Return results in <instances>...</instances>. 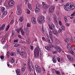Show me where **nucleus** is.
<instances>
[{
  "label": "nucleus",
  "mask_w": 75,
  "mask_h": 75,
  "mask_svg": "<svg viewBox=\"0 0 75 75\" xmlns=\"http://www.w3.org/2000/svg\"><path fill=\"white\" fill-rule=\"evenodd\" d=\"M59 24L60 25H62V23L61 21H59Z\"/></svg>",
  "instance_id": "63"
},
{
  "label": "nucleus",
  "mask_w": 75,
  "mask_h": 75,
  "mask_svg": "<svg viewBox=\"0 0 75 75\" xmlns=\"http://www.w3.org/2000/svg\"><path fill=\"white\" fill-rule=\"evenodd\" d=\"M51 20H52V19H51L50 17H47V23H51Z\"/></svg>",
  "instance_id": "13"
},
{
  "label": "nucleus",
  "mask_w": 75,
  "mask_h": 75,
  "mask_svg": "<svg viewBox=\"0 0 75 75\" xmlns=\"http://www.w3.org/2000/svg\"><path fill=\"white\" fill-rule=\"evenodd\" d=\"M55 72L58 75L59 74V72L57 71H55Z\"/></svg>",
  "instance_id": "46"
},
{
  "label": "nucleus",
  "mask_w": 75,
  "mask_h": 75,
  "mask_svg": "<svg viewBox=\"0 0 75 75\" xmlns=\"http://www.w3.org/2000/svg\"><path fill=\"white\" fill-rule=\"evenodd\" d=\"M30 25L29 23H28L27 24V27H30Z\"/></svg>",
  "instance_id": "62"
},
{
  "label": "nucleus",
  "mask_w": 75,
  "mask_h": 75,
  "mask_svg": "<svg viewBox=\"0 0 75 75\" xmlns=\"http://www.w3.org/2000/svg\"><path fill=\"white\" fill-rule=\"evenodd\" d=\"M60 0L61 1H60V3L63 4L64 2V1L63 0Z\"/></svg>",
  "instance_id": "52"
},
{
  "label": "nucleus",
  "mask_w": 75,
  "mask_h": 75,
  "mask_svg": "<svg viewBox=\"0 0 75 75\" xmlns=\"http://www.w3.org/2000/svg\"><path fill=\"white\" fill-rule=\"evenodd\" d=\"M10 55L11 56H14L15 55V53L14 52H11L10 53Z\"/></svg>",
  "instance_id": "32"
},
{
  "label": "nucleus",
  "mask_w": 75,
  "mask_h": 75,
  "mask_svg": "<svg viewBox=\"0 0 75 75\" xmlns=\"http://www.w3.org/2000/svg\"><path fill=\"white\" fill-rule=\"evenodd\" d=\"M67 58L69 59L70 58H71V56H69V55H67Z\"/></svg>",
  "instance_id": "59"
},
{
  "label": "nucleus",
  "mask_w": 75,
  "mask_h": 75,
  "mask_svg": "<svg viewBox=\"0 0 75 75\" xmlns=\"http://www.w3.org/2000/svg\"><path fill=\"white\" fill-rule=\"evenodd\" d=\"M57 61H58V62H60V59L59 58V57H57Z\"/></svg>",
  "instance_id": "54"
},
{
  "label": "nucleus",
  "mask_w": 75,
  "mask_h": 75,
  "mask_svg": "<svg viewBox=\"0 0 75 75\" xmlns=\"http://www.w3.org/2000/svg\"><path fill=\"white\" fill-rule=\"evenodd\" d=\"M67 48L69 50H70L71 49V45L70 43H68L67 45Z\"/></svg>",
  "instance_id": "16"
},
{
  "label": "nucleus",
  "mask_w": 75,
  "mask_h": 75,
  "mask_svg": "<svg viewBox=\"0 0 75 75\" xmlns=\"http://www.w3.org/2000/svg\"><path fill=\"white\" fill-rule=\"evenodd\" d=\"M45 48L48 51H49L50 50V49L48 46H45Z\"/></svg>",
  "instance_id": "35"
},
{
  "label": "nucleus",
  "mask_w": 75,
  "mask_h": 75,
  "mask_svg": "<svg viewBox=\"0 0 75 75\" xmlns=\"http://www.w3.org/2000/svg\"><path fill=\"white\" fill-rule=\"evenodd\" d=\"M45 21V18L44 17H40L38 19L37 21L39 24H41L43 23Z\"/></svg>",
  "instance_id": "2"
},
{
  "label": "nucleus",
  "mask_w": 75,
  "mask_h": 75,
  "mask_svg": "<svg viewBox=\"0 0 75 75\" xmlns=\"http://www.w3.org/2000/svg\"><path fill=\"white\" fill-rule=\"evenodd\" d=\"M16 72L17 75H21V73L19 69L16 70Z\"/></svg>",
  "instance_id": "23"
},
{
  "label": "nucleus",
  "mask_w": 75,
  "mask_h": 75,
  "mask_svg": "<svg viewBox=\"0 0 75 75\" xmlns=\"http://www.w3.org/2000/svg\"><path fill=\"white\" fill-rule=\"evenodd\" d=\"M7 14V11H5L2 14L4 16H6Z\"/></svg>",
  "instance_id": "30"
},
{
  "label": "nucleus",
  "mask_w": 75,
  "mask_h": 75,
  "mask_svg": "<svg viewBox=\"0 0 75 75\" xmlns=\"http://www.w3.org/2000/svg\"><path fill=\"white\" fill-rule=\"evenodd\" d=\"M62 30H65V27L64 26H62Z\"/></svg>",
  "instance_id": "61"
},
{
  "label": "nucleus",
  "mask_w": 75,
  "mask_h": 75,
  "mask_svg": "<svg viewBox=\"0 0 75 75\" xmlns=\"http://www.w3.org/2000/svg\"><path fill=\"white\" fill-rule=\"evenodd\" d=\"M25 67H23L22 68V69L23 71H25Z\"/></svg>",
  "instance_id": "41"
},
{
  "label": "nucleus",
  "mask_w": 75,
  "mask_h": 75,
  "mask_svg": "<svg viewBox=\"0 0 75 75\" xmlns=\"http://www.w3.org/2000/svg\"><path fill=\"white\" fill-rule=\"evenodd\" d=\"M52 32L53 34L56 35L57 37L58 36V33H57V32L56 31L54 30H52Z\"/></svg>",
  "instance_id": "12"
},
{
  "label": "nucleus",
  "mask_w": 75,
  "mask_h": 75,
  "mask_svg": "<svg viewBox=\"0 0 75 75\" xmlns=\"http://www.w3.org/2000/svg\"><path fill=\"white\" fill-rule=\"evenodd\" d=\"M35 69L36 70H38V69L41 68L40 66H39L38 65H35Z\"/></svg>",
  "instance_id": "20"
},
{
  "label": "nucleus",
  "mask_w": 75,
  "mask_h": 75,
  "mask_svg": "<svg viewBox=\"0 0 75 75\" xmlns=\"http://www.w3.org/2000/svg\"><path fill=\"white\" fill-rule=\"evenodd\" d=\"M14 21L13 20H12V21L10 22V24L12 25V24L14 23Z\"/></svg>",
  "instance_id": "49"
},
{
  "label": "nucleus",
  "mask_w": 75,
  "mask_h": 75,
  "mask_svg": "<svg viewBox=\"0 0 75 75\" xmlns=\"http://www.w3.org/2000/svg\"><path fill=\"white\" fill-rule=\"evenodd\" d=\"M19 20L21 22H22L23 20V17H21L19 18Z\"/></svg>",
  "instance_id": "33"
},
{
  "label": "nucleus",
  "mask_w": 75,
  "mask_h": 75,
  "mask_svg": "<svg viewBox=\"0 0 75 75\" xmlns=\"http://www.w3.org/2000/svg\"><path fill=\"white\" fill-rule=\"evenodd\" d=\"M11 62L13 63L14 62V60L13 58H12L11 60Z\"/></svg>",
  "instance_id": "56"
},
{
  "label": "nucleus",
  "mask_w": 75,
  "mask_h": 75,
  "mask_svg": "<svg viewBox=\"0 0 75 75\" xmlns=\"http://www.w3.org/2000/svg\"><path fill=\"white\" fill-rule=\"evenodd\" d=\"M75 15V12H74L73 14L71 15V17H73Z\"/></svg>",
  "instance_id": "57"
},
{
  "label": "nucleus",
  "mask_w": 75,
  "mask_h": 75,
  "mask_svg": "<svg viewBox=\"0 0 75 75\" xmlns=\"http://www.w3.org/2000/svg\"><path fill=\"white\" fill-rule=\"evenodd\" d=\"M24 54V52H21L20 53V54L21 55H23Z\"/></svg>",
  "instance_id": "51"
},
{
  "label": "nucleus",
  "mask_w": 75,
  "mask_h": 75,
  "mask_svg": "<svg viewBox=\"0 0 75 75\" xmlns=\"http://www.w3.org/2000/svg\"><path fill=\"white\" fill-rule=\"evenodd\" d=\"M21 9H17L16 13L18 15H19L21 14Z\"/></svg>",
  "instance_id": "17"
},
{
  "label": "nucleus",
  "mask_w": 75,
  "mask_h": 75,
  "mask_svg": "<svg viewBox=\"0 0 75 75\" xmlns=\"http://www.w3.org/2000/svg\"><path fill=\"white\" fill-rule=\"evenodd\" d=\"M31 20L33 23L35 24L36 23V21L35 18H32Z\"/></svg>",
  "instance_id": "10"
},
{
  "label": "nucleus",
  "mask_w": 75,
  "mask_h": 75,
  "mask_svg": "<svg viewBox=\"0 0 75 75\" xmlns=\"http://www.w3.org/2000/svg\"><path fill=\"white\" fill-rule=\"evenodd\" d=\"M64 8L66 11H71L75 8V6L73 3H67L64 6Z\"/></svg>",
  "instance_id": "1"
},
{
  "label": "nucleus",
  "mask_w": 75,
  "mask_h": 75,
  "mask_svg": "<svg viewBox=\"0 0 75 75\" xmlns=\"http://www.w3.org/2000/svg\"><path fill=\"white\" fill-rule=\"evenodd\" d=\"M36 72L37 73H40L41 72L42 69L41 68L38 69V70H36Z\"/></svg>",
  "instance_id": "27"
},
{
  "label": "nucleus",
  "mask_w": 75,
  "mask_h": 75,
  "mask_svg": "<svg viewBox=\"0 0 75 75\" xmlns=\"http://www.w3.org/2000/svg\"><path fill=\"white\" fill-rule=\"evenodd\" d=\"M20 45V44H17L14 45V47H18V46H19Z\"/></svg>",
  "instance_id": "43"
},
{
  "label": "nucleus",
  "mask_w": 75,
  "mask_h": 75,
  "mask_svg": "<svg viewBox=\"0 0 75 75\" xmlns=\"http://www.w3.org/2000/svg\"><path fill=\"white\" fill-rule=\"evenodd\" d=\"M6 38L5 37H4L2 38V39L1 41V44H4V43L5 42V41H6Z\"/></svg>",
  "instance_id": "14"
},
{
  "label": "nucleus",
  "mask_w": 75,
  "mask_h": 75,
  "mask_svg": "<svg viewBox=\"0 0 75 75\" xmlns=\"http://www.w3.org/2000/svg\"><path fill=\"white\" fill-rule=\"evenodd\" d=\"M36 8H41L39 4H37L36 5Z\"/></svg>",
  "instance_id": "25"
},
{
  "label": "nucleus",
  "mask_w": 75,
  "mask_h": 75,
  "mask_svg": "<svg viewBox=\"0 0 75 75\" xmlns=\"http://www.w3.org/2000/svg\"><path fill=\"white\" fill-rule=\"evenodd\" d=\"M69 59L71 61H73L74 59L73 57H71Z\"/></svg>",
  "instance_id": "50"
},
{
  "label": "nucleus",
  "mask_w": 75,
  "mask_h": 75,
  "mask_svg": "<svg viewBox=\"0 0 75 75\" xmlns=\"http://www.w3.org/2000/svg\"><path fill=\"white\" fill-rule=\"evenodd\" d=\"M8 4L9 6H12L14 5V1L13 0H10L8 2Z\"/></svg>",
  "instance_id": "8"
},
{
  "label": "nucleus",
  "mask_w": 75,
  "mask_h": 75,
  "mask_svg": "<svg viewBox=\"0 0 75 75\" xmlns=\"http://www.w3.org/2000/svg\"><path fill=\"white\" fill-rule=\"evenodd\" d=\"M64 19L65 22H66L68 21L67 18L66 17H64Z\"/></svg>",
  "instance_id": "38"
},
{
  "label": "nucleus",
  "mask_w": 75,
  "mask_h": 75,
  "mask_svg": "<svg viewBox=\"0 0 75 75\" xmlns=\"http://www.w3.org/2000/svg\"><path fill=\"white\" fill-rule=\"evenodd\" d=\"M71 42H75V38L74 37L71 36Z\"/></svg>",
  "instance_id": "19"
},
{
  "label": "nucleus",
  "mask_w": 75,
  "mask_h": 75,
  "mask_svg": "<svg viewBox=\"0 0 75 75\" xmlns=\"http://www.w3.org/2000/svg\"><path fill=\"white\" fill-rule=\"evenodd\" d=\"M42 40L44 41H45L46 40V39L44 37H42Z\"/></svg>",
  "instance_id": "44"
},
{
  "label": "nucleus",
  "mask_w": 75,
  "mask_h": 75,
  "mask_svg": "<svg viewBox=\"0 0 75 75\" xmlns=\"http://www.w3.org/2000/svg\"><path fill=\"white\" fill-rule=\"evenodd\" d=\"M42 30H43V31L44 32L45 30H46V29L45 28H44V27L42 26Z\"/></svg>",
  "instance_id": "55"
},
{
  "label": "nucleus",
  "mask_w": 75,
  "mask_h": 75,
  "mask_svg": "<svg viewBox=\"0 0 75 75\" xmlns=\"http://www.w3.org/2000/svg\"><path fill=\"white\" fill-rule=\"evenodd\" d=\"M54 27L55 26L53 24H51V26H49V28L51 30H52L53 29H54Z\"/></svg>",
  "instance_id": "18"
},
{
  "label": "nucleus",
  "mask_w": 75,
  "mask_h": 75,
  "mask_svg": "<svg viewBox=\"0 0 75 75\" xmlns=\"http://www.w3.org/2000/svg\"><path fill=\"white\" fill-rule=\"evenodd\" d=\"M42 6L44 9H48L49 8L48 5L45 4L44 2H42Z\"/></svg>",
  "instance_id": "5"
},
{
  "label": "nucleus",
  "mask_w": 75,
  "mask_h": 75,
  "mask_svg": "<svg viewBox=\"0 0 75 75\" xmlns=\"http://www.w3.org/2000/svg\"><path fill=\"white\" fill-rule=\"evenodd\" d=\"M28 8L30 10H31L32 9V8L31 7V4H28Z\"/></svg>",
  "instance_id": "28"
},
{
  "label": "nucleus",
  "mask_w": 75,
  "mask_h": 75,
  "mask_svg": "<svg viewBox=\"0 0 75 75\" xmlns=\"http://www.w3.org/2000/svg\"><path fill=\"white\" fill-rule=\"evenodd\" d=\"M48 42H49L50 43L52 44L53 42L52 39L51 38H49L48 37H47V40Z\"/></svg>",
  "instance_id": "11"
},
{
  "label": "nucleus",
  "mask_w": 75,
  "mask_h": 75,
  "mask_svg": "<svg viewBox=\"0 0 75 75\" xmlns=\"http://www.w3.org/2000/svg\"><path fill=\"white\" fill-rule=\"evenodd\" d=\"M60 43V42L59 41V40H58L57 39L55 40V43L56 45H57Z\"/></svg>",
  "instance_id": "21"
},
{
  "label": "nucleus",
  "mask_w": 75,
  "mask_h": 75,
  "mask_svg": "<svg viewBox=\"0 0 75 75\" xmlns=\"http://www.w3.org/2000/svg\"><path fill=\"white\" fill-rule=\"evenodd\" d=\"M62 32V30L61 29H59L58 30L59 33H61Z\"/></svg>",
  "instance_id": "64"
},
{
  "label": "nucleus",
  "mask_w": 75,
  "mask_h": 75,
  "mask_svg": "<svg viewBox=\"0 0 75 75\" xmlns=\"http://www.w3.org/2000/svg\"><path fill=\"white\" fill-rule=\"evenodd\" d=\"M6 10V9H5V8L4 7H3L1 8V11L2 12H3L4 11H5V10Z\"/></svg>",
  "instance_id": "34"
},
{
  "label": "nucleus",
  "mask_w": 75,
  "mask_h": 75,
  "mask_svg": "<svg viewBox=\"0 0 75 75\" xmlns=\"http://www.w3.org/2000/svg\"><path fill=\"white\" fill-rule=\"evenodd\" d=\"M21 5L20 4H19L17 5V9H21Z\"/></svg>",
  "instance_id": "29"
},
{
  "label": "nucleus",
  "mask_w": 75,
  "mask_h": 75,
  "mask_svg": "<svg viewBox=\"0 0 75 75\" xmlns=\"http://www.w3.org/2000/svg\"><path fill=\"white\" fill-rule=\"evenodd\" d=\"M5 26H6V25L3 24L2 27H1V28H2V29H3L4 28V27H5Z\"/></svg>",
  "instance_id": "45"
},
{
  "label": "nucleus",
  "mask_w": 75,
  "mask_h": 75,
  "mask_svg": "<svg viewBox=\"0 0 75 75\" xmlns=\"http://www.w3.org/2000/svg\"><path fill=\"white\" fill-rule=\"evenodd\" d=\"M54 21L55 23L57 24L58 22L57 20V17L56 16V15H54Z\"/></svg>",
  "instance_id": "15"
},
{
  "label": "nucleus",
  "mask_w": 75,
  "mask_h": 75,
  "mask_svg": "<svg viewBox=\"0 0 75 75\" xmlns=\"http://www.w3.org/2000/svg\"><path fill=\"white\" fill-rule=\"evenodd\" d=\"M49 46L50 48H51V47H53V46L52 45L50 44L49 45Z\"/></svg>",
  "instance_id": "58"
},
{
  "label": "nucleus",
  "mask_w": 75,
  "mask_h": 75,
  "mask_svg": "<svg viewBox=\"0 0 75 75\" xmlns=\"http://www.w3.org/2000/svg\"><path fill=\"white\" fill-rule=\"evenodd\" d=\"M40 49L38 47L35 48L34 52V55L35 57H37L39 55Z\"/></svg>",
  "instance_id": "3"
},
{
  "label": "nucleus",
  "mask_w": 75,
  "mask_h": 75,
  "mask_svg": "<svg viewBox=\"0 0 75 75\" xmlns=\"http://www.w3.org/2000/svg\"><path fill=\"white\" fill-rule=\"evenodd\" d=\"M65 41L66 42H67L68 43L69 42V40L68 38H67L65 39Z\"/></svg>",
  "instance_id": "42"
},
{
  "label": "nucleus",
  "mask_w": 75,
  "mask_h": 75,
  "mask_svg": "<svg viewBox=\"0 0 75 75\" xmlns=\"http://www.w3.org/2000/svg\"><path fill=\"white\" fill-rule=\"evenodd\" d=\"M55 49H56L57 51V52H61V49L59 46H56Z\"/></svg>",
  "instance_id": "9"
},
{
  "label": "nucleus",
  "mask_w": 75,
  "mask_h": 75,
  "mask_svg": "<svg viewBox=\"0 0 75 75\" xmlns=\"http://www.w3.org/2000/svg\"><path fill=\"white\" fill-rule=\"evenodd\" d=\"M40 8H36L35 9V12L37 13L39 12L40 11Z\"/></svg>",
  "instance_id": "22"
},
{
  "label": "nucleus",
  "mask_w": 75,
  "mask_h": 75,
  "mask_svg": "<svg viewBox=\"0 0 75 75\" xmlns=\"http://www.w3.org/2000/svg\"><path fill=\"white\" fill-rule=\"evenodd\" d=\"M27 13L28 14H30V12L28 9H27Z\"/></svg>",
  "instance_id": "39"
},
{
  "label": "nucleus",
  "mask_w": 75,
  "mask_h": 75,
  "mask_svg": "<svg viewBox=\"0 0 75 75\" xmlns=\"http://www.w3.org/2000/svg\"><path fill=\"white\" fill-rule=\"evenodd\" d=\"M17 53L18 54H19L20 53V52L19 51V50L18 49H17Z\"/></svg>",
  "instance_id": "48"
},
{
  "label": "nucleus",
  "mask_w": 75,
  "mask_h": 75,
  "mask_svg": "<svg viewBox=\"0 0 75 75\" xmlns=\"http://www.w3.org/2000/svg\"><path fill=\"white\" fill-rule=\"evenodd\" d=\"M21 34H22V35H24V33L23 30H21Z\"/></svg>",
  "instance_id": "40"
},
{
  "label": "nucleus",
  "mask_w": 75,
  "mask_h": 75,
  "mask_svg": "<svg viewBox=\"0 0 75 75\" xmlns=\"http://www.w3.org/2000/svg\"><path fill=\"white\" fill-rule=\"evenodd\" d=\"M75 50V46L72 47L71 48V51H69V52L71 54V55H74V50Z\"/></svg>",
  "instance_id": "7"
},
{
  "label": "nucleus",
  "mask_w": 75,
  "mask_h": 75,
  "mask_svg": "<svg viewBox=\"0 0 75 75\" xmlns=\"http://www.w3.org/2000/svg\"><path fill=\"white\" fill-rule=\"evenodd\" d=\"M30 60L29 59H28V67H29V69H30V70H32V68H33L34 66L33 65H31L30 67Z\"/></svg>",
  "instance_id": "6"
},
{
  "label": "nucleus",
  "mask_w": 75,
  "mask_h": 75,
  "mask_svg": "<svg viewBox=\"0 0 75 75\" xmlns=\"http://www.w3.org/2000/svg\"><path fill=\"white\" fill-rule=\"evenodd\" d=\"M53 59H52V61L54 63H55L57 62V60L55 59L54 58H55V56H53L52 57Z\"/></svg>",
  "instance_id": "24"
},
{
  "label": "nucleus",
  "mask_w": 75,
  "mask_h": 75,
  "mask_svg": "<svg viewBox=\"0 0 75 75\" xmlns=\"http://www.w3.org/2000/svg\"><path fill=\"white\" fill-rule=\"evenodd\" d=\"M24 30L25 31V32L26 34H27V33H28V28H25L24 29Z\"/></svg>",
  "instance_id": "26"
},
{
  "label": "nucleus",
  "mask_w": 75,
  "mask_h": 75,
  "mask_svg": "<svg viewBox=\"0 0 75 75\" xmlns=\"http://www.w3.org/2000/svg\"><path fill=\"white\" fill-rule=\"evenodd\" d=\"M7 66L8 67H9V68H11L12 67V66H11V65H9V63L8 62H7Z\"/></svg>",
  "instance_id": "37"
},
{
  "label": "nucleus",
  "mask_w": 75,
  "mask_h": 75,
  "mask_svg": "<svg viewBox=\"0 0 75 75\" xmlns=\"http://www.w3.org/2000/svg\"><path fill=\"white\" fill-rule=\"evenodd\" d=\"M33 47L32 46H30V49L32 50H33Z\"/></svg>",
  "instance_id": "53"
},
{
  "label": "nucleus",
  "mask_w": 75,
  "mask_h": 75,
  "mask_svg": "<svg viewBox=\"0 0 75 75\" xmlns=\"http://www.w3.org/2000/svg\"><path fill=\"white\" fill-rule=\"evenodd\" d=\"M55 9V7L54 6L49 7L48 9L49 13H52Z\"/></svg>",
  "instance_id": "4"
},
{
  "label": "nucleus",
  "mask_w": 75,
  "mask_h": 75,
  "mask_svg": "<svg viewBox=\"0 0 75 75\" xmlns=\"http://www.w3.org/2000/svg\"><path fill=\"white\" fill-rule=\"evenodd\" d=\"M9 52H7L6 55L8 57H9L10 56L9 55Z\"/></svg>",
  "instance_id": "47"
},
{
  "label": "nucleus",
  "mask_w": 75,
  "mask_h": 75,
  "mask_svg": "<svg viewBox=\"0 0 75 75\" xmlns=\"http://www.w3.org/2000/svg\"><path fill=\"white\" fill-rule=\"evenodd\" d=\"M12 35H13L15 34V33H14V31L13 30L12 32Z\"/></svg>",
  "instance_id": "60"
},
{
  "label": "nucleus",
  "mask_w": 75,
  "mask_h": 75,
  "mask_svg": "<svg viewBox=\"0 0 75 75\" xmlns=\"http://www.w3.org/2000/svg\"><path fill=\"white\" fill-rule=\"evenodd\" d=\"M10 27L9 24H8V25L6 26V31H8V30Z\"/></svg>",
  "instance_id": "36"
},
{
  "label": "nucleus",
  "mask_w": 75,
  "mask_h": 75,
  "mask_svg": "<svg viewBox=\"0 0 75 75\" xmlns=\"http://www.w3.org/2000/svg\"><path fill=\"white\" fill-rule=\"evenodd\" d=\"M49 36L50 38H51L52 35V31H49Z\"/></svg>",
  "instance_id": "31"
}]
</instances>
